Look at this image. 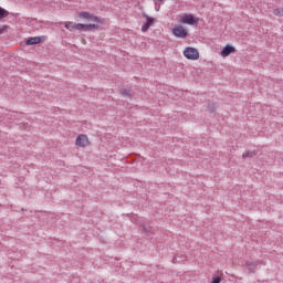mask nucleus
I'll list each match as a JSON object with an SVG mask.
<instances>
[{
    "label": "nucleus",
    "mask_w": 283,
    "mask_h": 283,
    "mask_svg": "<svg viewBox=\"0 0 283 283\" xmlns=\"http://www.w3.org/2000/svg\"><path fill=\"white\" fill-rule=\"evenodd\" d=\"M220 282H222V279H220L219 276L212 280V283H220Z\"/></svg>",
    "instance_id": "nucleus-14"
},
{
    "label": "nucleus",
    "mask_w": 283,
    "mask_h": 283,
    "mask_svg": "<svg viewBox=\"0 0 283 283\" xmlns=\"http://www.w3.org/2000/svg\"><path fill=\"white\" fill-rule=\"evenodd\" d=\"M77 19H80L81 21H91L92 23L83 24V23L66 21L64 22V28L70 32L74 30H77V32H92L93 30H101V25H98V23H103V20H101V18L87 11L77 12Z\"/></svg>",
    "instance_id": "nucleus-1"
},
{
    "label": "nucleus",
    "mask_w": 283,
    "mask_h": 283,
    "mask_svg": "<svg viewBox=\"0 0 283 283\" xmlns=\"http://www.w3.org/2000/svg\"><path fill=\"white\" fill-rule=\"evenodd\" d=\"M92 145V142H90V137L85 134H80L75 138V147H80L81 149H85Z\"/></svg>",
    "instance_id": "nucleus-3"
},
{
    "label": "nucleus",
    "mask_w": 283,
    "mask_h": 283,
    "mask_svg": "<svg viewBox=\"0 0 283 283\" xmlns=\"http://www.w3.org/2000/svg\"><path fill=\"white\" fill-rule=\"evenodd\" d=\"M235 52H238V50L235 49V46L231 45V44H227L220 52V56H222V59H227V56H230V54H235Z\"/></svg>",
    "instance_id": "nucleus-6"
},
{
    "label": "nucleus",
    "mask_w": 283,
    "mask_h": 283,
    "mask_svg": "<svg viewBox=\"0 0 283 283\" xmlns=\"http://www.w3.org/2000/svg\"><path fill=\"white\" fill-rule=\"evenodd\" d=\"M273 14H274L275 17H283V8H276V9H274Z\"/></svg>",
    "instance_id": "nucleus-11"
},
{
    "label": "nucleus",
    "mask_w": 283,
    "mask_h": 283,
    "mask_svg": "<svg viewBox=\"0 0 283 283\" xmlns=\"http://www.w3.org/2000/svg\"><path fill=\"white\" fill-rule=\"evenodd\" d=\"M255 156V151L249 150L242 154V158H253Z\"/></svg>",
    "instance_id": "nucleus-9"
},
{
    "label": "nucleus",
    "mask_w": 283,
    "mask_h": 283,
    "mask_svg": "<svg viewBox=\"0 0 283 283\" xmlns=\"http://www.w3.org/2000/svg\"><path fill=\"white\" fill-rule=\"evenodd\" d=\"M157 1H163V0H157Z\"/></svg>",
    "instance_id": "nucleus-16"
},
{
    "label": "nucleus",
    "mask_w": 283,
    "mask_h": 283,
    "mask_svg": "<svg viewBox=\"0 0 283 283\" xmlns=\"http://www.w3.org/2000/svg\"><path fill=\"white\" fill-rule=\"evenodd\" d=\"M172 34L177 36V39H187V36H189V30L181 24H177L172 29Z\"/></svg>",
    "instance_id": "nucleus-4"
},
{
    "label": "nucleus",
    "mask_w": 283,
    "mask_h": 283,
    "mask_svg": "<svg viewBox=\"0 0 283 283\" xmlns=\"http://www.w3.org/2000/svg\"><path fill=\"white\" fill-rule=\"evenodd\" d=\"M184 56L188 61H198L200 59V52L193 46H188L184 50Z\"/></svg>",
    "instance_id": "nucleus-2"
},
{
    "label": "nucleus",
    "mask_w": 283,
    "mask_h": 283,
    "mask_svg": "<svg viewBox=\"0 0 283 283\" xmlns=\"http://www.w3.org/2000/svg\"><path fill=\"white\" fill-rule=\"evenodd\" d=\"M120 94H122V96H132V91H127L125 88H122Z\"/></svg>",
    "instance_id": "nucleus-12"
},
{
    "label": "nucleus",
    "mask_w": 283,
    "mask_h": 283,
    "mask_svg": "<svg viewBox=\"0 0 283 283\" xmlns=\"http://www.w3.org/2000/svg\"><path fill=\"white\" fill-rule=\"evenodd\" d=\"M180 22L185 25H198V18L193 17L191 13H186L180 17Z\"/></svg>",
    "instance_id": "nucleus-5"
},
{
    "label": "nucleus",
    "mask_w": 283,
    "mask_h": 283,
    "mask_svg": "<svg viewBox=\"0 0 283 283\" xmlns=\"http://www.w3.org/2000/svg\"><path fill=\"white\" fill-rule=\"evenodd\" d=\"M4 30H6V27L3 29H0V34H3Z\"/></svg>",
    "instance_id": "nucleus-15"
},
{
    "label": "nucleus",
    "mask_w": 283,
    "mask_h": 283,
    "mask_svg": "<svg viewBox=\"0 0 283 283\" xmlns=\"http://www.w3.org/2000/svg\"><path fill=\"white\" fill-rule=\"evenodd\" d=\"M146 17V23H144L142 25V32H147L150 28V25H154L156 19L150 18L149 15H145Z\"/></svg>",
    "instance_id": "nucleus-8"
},
{
    "label": "nucleus",
    "mask_w": 283,
    "mask_h": 283,
    "mask_svg": "<svg viewBox=\"0 0 283 283\" xmlns=\"http://www.w3.org/2000/svg\"><path fill=\"white\" fill-rule=\"evenodd\" d=\"M8 14H10V12H8V10L0 7V19H6Z\"/></svg>",
    "instance_id": "nucleus-10"
},
{
    "label": "nucleus",
    "mask_w": 283,
    "mask_h": 283,
    "mask_svg": "<svg viewBox=\"0 0 283 283\" xmlns=\"http://www.w3.org/2000/svg\"><path fill=\"white\" fill-rule=\"evenodd\" d=\"M45 41V36H34V38H29L25 41L27 45H39V43H43Z\"/></svg>",
    "instance_id": "nucleus-7"
},
{
    "label": "nucleus",
    "mask_w": 283,
    "mask_h": 283,
    "mask_svg": "<svg viewBox=\"0 0 283 283\" xmlns=\"http://www.w3.org/2000/svg\"><path fill=\"white\" fill-rule=\"evenodd\" d=\"M247 266H248V269H255L256 266H258V263H255V262H247Z\"/></svg>",
    "instance_id": "nucleus-13"
}]
</instances>
